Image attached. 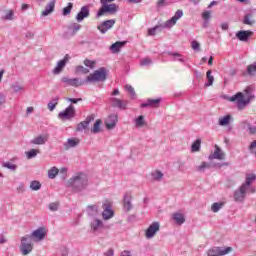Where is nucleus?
<instances>
[{
	"mask_svg": "<svg viewBox=\"0 0 256 256\" xmlns=\"http://www.w3.org/2000/svg\"><path fill=\"white\" fill-rule=\"evenodd\" d=\"M131 201H133V196H131V194L129 193H125L123 197V207L126 213H129V211L133 209V204L131 203Z\"/></svg>",
	"mask_w": 256,
	"mask_h": 256,
	"instance_id": "19",
	"label": "nucleus"
},
{
	"mask_svg": "<svg viewBox=\"0 0 256 256\" xmlns=\"http://www.w3.org/2000/svg\"><path fill=\"white\" fill-rule=\"evenodd\" d=\"M92 121H95V114H91V115L87 116L84 121L80 122L77 125L76 131H78V132L84 131V133H89V124Z\"/></svg>",
	"mask_w": 256,
	"mask_h": 256,
	"instance_id": "9",
	"label": "nucleus"
},
{
	"mask_svg": "<svg viewBox=\"0 0 256 256\" xmlns=\"http://www.w3.org/2000/svg\"><path fill=\"white\" fill-rule=\"evenodd\" d=\"M119 12V5L112 3H102V7L97 12V17H103V15H116Z\"/></svg>",
	"mask_w": 256,
	"mask_h": 256,
	"instance_id": "4",
	"label": "nucleus"
},
{
	"mask_svg": "<svg viewBox=\"0 0 256 256\" xmlns=\"http://www.w3.org/2000/svg\"><path fill=\"white\" fill-rule=\"evenodd\" d=\"M30 239L33 241H43L45 237H47V229L45 227H40L37 230H34L31 235H29Z\"/></svg>",
	"mask_w": 256,
	"mask_h": 256,
	"instance_id": "10",
	"label": "nucleus"
},
{
	"mask_svg": "<svg viewBox=\"0 0 256 256\" xmlns=\"http://www.w3.org/2000/svg\"><path fill=\"white\" fill-rule=\"evenodd\" d=\"M147 125V122L145 121V116L140 115L135 119V126L138 128L145 127Z\"/></svg>",
	"mask_w": 256,
	"mask_h": 256,
	"instance_id": "34",
	"label": "nucleus"
},
{
	"mask_svg": "<svg viewBox=\"0 0 256 256\" xmlns=\"http://www.w3.org/2000/svg\"><path fill=\"white\" fill-rule=\"evenodd\" d=\"M118 121H119V116L117 114L109 115L104 122L106 125V129H108V131H111V129H115Z\"/></svg>",
	"mask_w": 256,
	"mask_h": 256,
	"instance_id": "14",
	"label": "nucleus"
},
{
	"mask_svg": "<svg viewBox=\"0 0 256 256\" xmlns=\"http://www.w3.org/2000/svg\"><path fill=\"white\" fill-rule=\"evenodd\" d=\"M87 213L89 217H93L94 215L97 214V208L95 206H88Z\"/></svg>",
	"mask_w": 256,
	"mask_h": 256,
	"instance_id": "54",
	"label": "nucleus"
},
{
	"mask_svg": "<svg viewBox=\"0 0 256 256\" xmlns=\"http://www.w3.org/2000/svg\"><path fill=\"white\" fill-rule=\"evenodd\" d=\"M244 93L245 94H243V92H237L235 95L229 98V101H231V103H236L238 111H243V109H245V107H247V105H249V103H251V101L255 97L251 94L250 88H246L244 90Z\"/></svg>",
	"mask_w": 256,
	"mask_h": 256,
	"instance_id": "1",
	"label": "nucleus"
},
{
	"mask_svg": "<svg viewBox=\"0 0 256 256\" xmlns=\"http://www.w3.org/2000/svg\"><path fill=\"white\" fill-rule=\"evenodd\" d=\"M256 180L255 174H246V181L242 184V187L249 189L251 187V183Z\"/></svg>",
	"mask_w": 256,
	"mask_h": 256,
	"instance_id": "27",
	"label": "nucleus"
},
{
	"mask_svg": "<svg viewBox=\"0 0 256 256\" xmlns=\"http://www.w3.org/2000/svg\"><path fill=\"white\" fill-rule=\"evenodd\" d=\"M115 23H116L115 19L105 20L98 26V30L100 31V33L105 34L106 31H109V29H112Z\"/></svg>",
	"mask_w": 256,
	"mask_h": 256,
	"instance_id": "18",
	"label": "nucleus"
},
{
	"mask_svg": "<svg viewBox=\"0 0 256 256\" xmlns=\"http://www.w3.org/2000/svg\"><path fill=\"white\" fill-rule=\"evenodd\" d=\"M66 100L69 101L70 103H73L74 105H77L79 101H83V99L81 98H66Z\"/></svg>",
	"mask_w": 256,
	"mask_h": 256,
	"instance_id": "61",
	"label": "nucleus"
},
{
	"mask_svg": "<svg viewBox=\"0 0 256 256\" xmlns=\"http://www.w3.org/2000/svg\"><path fill=\"white\" fill-rule=\"evenodd\" d=\"M101 229H111L110 225H105L103 221L100 219L97 220V231H101Z\"/></svg>",
	"mask_w": 256,
	"mask_h": 256,
	"instance_id": "48",
	"label": "nucleus"
},
{
	"mask_svg": "<svg viewBox=\"0 0 256 256\" xmlns=\"http://www.w3.org/2000/svg\"><path fill=\"white\" fill-rule=\"evenodd\" d=\"M168 55H170L172 57H177L178 61H180V63H185V60H183V58H181V54H179V53L168 52Z\"/></svg>",
	"mask_w": 256,
	"mask_h": 256,
	"instance_id": "57",
	"label": "nucleus"
},
{
	"mask_svg": "<svg viewBox=\"0 0 256 256\" xmlns=\"http://www.w3.org/2000/svg\"><path fill=\"white\" fill-rule=\"evenodd\" d=\"M109 78V69L105 67H100L97 69V87L98 89H103L104 82Z\"/></svg>",
	"mask_w": 256,
	"mask_h": 256,
	"instance_id": "6",
	"label": "nucleus"
},
{
	"mask_svg": "<svg viewBox=\"0 0 256 256\" xmlns=\"http://www.w3.org/2000/svg\"><path fill=\"white\" fill-rule=\"evenodd\" d=\"M30 189L32 191H39V189H41V182L37 181V180H33L30 183Z\"/></svg>",
	"mask_w": 256,
	"mask_h": 256,
	"instance_id": "43",
	"label": "nucleus"
},
{
	"mask_svg": "<svg viewBox=\"0 0 256 256\" xmlns=\"http://www.w3.org/2000/svg\"><path fill=\"white\" fill-rule=\"evenodd\" d=\"M102 219L104 221H109L115 217V211L113 210V202L109 199L102 201Z\"/></svg>",
	"mask_w": 256,
	"mask_h": 256,
	"instance_id": "3",
	"label": "nucleus"
},
{
	"mask_svg": "<svg viewBox=\"0 0 256 256\" xmlns=\"http://www.w3.org/2000/svg\"><path fill=\"white\" fill-rule=\"evenodd\" d=\"M91 231H93V233L97 231V218H94L93 222H91Z\"/></svg>",
	"mask_w": 256,
	"mask_h": 256,
	"instance_id": "62",
	"label": "nucleus"
},
{
	"mask_svg": "<svg viewBox=\"0 0 256 256\" xmlns=\"http://www.w3.org/2000/svg\"><path fill=\"white\" fill-rule=\"evenodd\" d=\"M120 256H132V255H131V251H129V250H124V251L121 252Z\"/></svg>",
	"mask_w": 256,
	"mask_h": 256,
	"instance_id": "64",
	"label": "nucleus"
},
{
	"mask_svg": "<svg viewBox=\"0 0 256 256\" xmlns=\"http://www.w3.org/2000/svg\"><path fill=\"white\" fill-rule=\"evenodd\" d=\"M52 101H55V103L53 102H49L48 103V109L49 111H55V108L57 107V105L59 104V96L52 98Z\"/></svg>",
	"mask_w": 256,
	"mask_h": 256,
	"instance_id": "41",
	"label": "nucleus"
},
{
	"mask_svg": "<svg viewBox=\"0 0 256 256\" xmlns=\"http://www.w3.org/2000/svg\"><path fill=\"white\" fill-rule=\"evenodd\" d=\"M68 183L75 193H80V191L87 189L89 179L87 178V174L79 172L77 175L70 178Z\"/></svg>",
	"mask_w": 256,
	"mask_h": 256,
	"instance_id": "2",
	"label": "nucleus"
},
{
	"mask_svg": "<svg viewBox=\"0 0 256 256\" xmlns=\"http://www.w3.org/2000/svg\"><path fill=\"white\" fill-rule=\"evenodd\" d=\"M96 81H97V70H95L93 74H90L89 76H87L85 80H82V83L84 84L95 83Z\"/></svg>",
	"mask_w": 256,
	"mask_h": 256,
	"instance_id": "33",
	"label": "nucleus"
},
{
	"mask_svg": "<svg viewBox=\"0 0 256 256\" xmlns=\"http://www.w3.org/2000/svg\"><path fill=\"white\" fill-rule=\"evenodd\" d=\"M205 169H211V164L207 162H202L200 166L197 167V171L200 173L205 172Z\"/></svg>",
	"mask_w": 256,
	"mask_h": 256,
	"instance_id": "45",
	"label": "nucleus"
},
{
	"mask_svg": "<svg viewBox=\"0 0 256 256\" xmlns=\"http://www.w3.org/2000/svg\"><path fill=\"white\" fill-rule=\"evenodd\" d=\"M89 17V6H83L79 13L76 15V20L81 23L83 19Z\"/></svg>",
	"mask_w": 256,
	"mask_h": 256,
	"instance_id": "22",
	"label": "nucleus"
},
{
	"mask_svg": "<svg viewBox=\"0 0 256 256\" xmlns=\"http://www.w3.org/2000/svg\"><path fill=\"white\" fill-rule=\"evenodd\" d=\"M242 23L244 25H249L250 27H252V25H255V20H253V13L245 14Z\"/></svg>",
	"mask_w": 256,
	"mask_h": 256,
	"instance_id": "29",
	"label": "nucleus"
},
{
	"mask_svg": "<svg viewBox=\"0 0 256 256\" xmlns=\"http://www.w3.org/2000/svg\"><path fill=\"white\" fill-rule=\"evenodd\" d=\"M58 173H59V169H57L56 167H53L52 169H50L48 171L49 179H55V177H57Z\"/></svg>",
	"mask_w": 256,
	"mask_h": 256,
	"instance_id": "46",
	"label": "nucleus"
},
{
	"mask_svg": "<svg viewBox=\"0 0 256 256\" xmlns=\"http://www.w3.org/2000/svg\"><path fill=\"white\" fill-rule=\"evenodd\" d=\"M67 61H69V54L64 56V59L60 60L57 63V66L53 69L54 75H59L63 69H65V65H67Z\"/></svg>",
	"mask_w": 256,
	"mask_h": 256,
	"instance_id": "20",
	"label": "nucleus"
},
{
	"mask_svg": "<svg viewBox=\"0 0 256 256\" xmlns=\"http://www.w3.org/2000/svg\"><path fill=\"white\" fill-rule=\"evenodd\" d=\"M233 251V248L231 247H213L207 251L208 256H223L227 255L228 253H231Z\"/></svg>",
	"mask_w": 256,
	"mask_h": 256,
	"instance_id": "8",
	"label": "nucleus"
},
{
	"mask_svg": "<svg viewBox=\"0 0 256 256\" xmlns=\"http://www.w3.org/2000/svg\"><path fill=\"white\" fill-rule=\"evenodd\" d=\"M154 181H161L163 179V172L156 170L155 173H152Z\"/></svg>",
	"mask_w": 256,
	"mask_h": 256,
	"instance_id": "47",
	"label": "nucleus"
},
{
	"mask_svg": "<svg viewBox=\"0 0 256 256\" xmlns=\"http://www.w3.org/2000/svg\"><path fill=\"white\" fill-rule=\"evenodd\" d=\"M159 105H161V98L157 99H148L147 102L142 103L140 107L142 109H145V107H155L156 109L159 108Z\"/></svg>",
	"mask_w": 256,
	"mask_h": 256,
	"instance_id": "21",
	"label": "nucleus"
},
{
	"mask_svg": "<svg viewBox=\"0 0 256 256\" xmlns=\"http://www.w3.org/2000/svg\"><path fill=\"white\" fill-rule=\"evenodd\" d=\"M161 29H164L163 25L162 26L156 25L153 28H149L148 35H150L151 37H154V35H157V31H161Z\"/></svg>",
	"mask_w": 256,
	"mask_h": 256,
	"instance_id": "40",
	"label": "nucleus"
},
{
	"mask_svg": "<svg viewBox=\"0 0 256 256\" xmlns=\"http://www.w3.org/2000/svg\"><path fill=\"white\" fill-rule=\"evenodd\" d=\"M31 236L25 235L21 238L20 251L22 255H29L33 251V243H31Z\"/></svg>",
	"mask_w": 256,
	"mask_h": 256,
	"instance_id": "5",
	"label": "nucleus"
},
{
	"mask_svg": "<svg viewBox=\"0 0 256 256\" xmlns=\"http://www.w3.org/2000/svg\"><path fill=\"white\" fill-rule=\"evenodd\" d=\"M159 228V222H153L146 230V239H153V237H155L157 234V231H159Z\"/></svg>",
	"mask_w": 256,
	"mask_h": 256,
	"instance_id": "15",
	"label": "nucleus"
},
{
	"mask_svg": "<svg viewBox=\"0 0 256 256\" xmlns=\"http://www.w3.org/2000/svg\"><path fill=\"white\" fill-rule=\"evenodd\" d=\"M49 209L50 211H57L59 209V203L57 202H52L50 205H49Z\"/></svg>",
	"mask_w": 256,
	"mask_h": 256,
	"instance_id": "60",
	"label": "nucleus"
},
{
	"mask_svg": "<svg viewBox=\"0 0 256 256\" xmlns=\"http://www.w3.org/2000/svg\"><path fill=\"white\" fill-rule=\"evenodd\" d=\"M125 89H126V91H128V93L131 95L132 99H135V97H136V95H137V94L135 93V88H133V86L127 84V85L125 86Z\"/></svg>",
	"mask_w": 256,
	"mask_h": 256,
	"instance_id": "50",
	"label": "nucleus"
},
{
	"mask_svg": "<svg viewBox=\"0 0 256 256\" xmlns=\"http://www.w3.org/2000/svg\"><path fill=\"white\" fill-rule=\"evenodd\" d=\"M17 192L18 193H25V184L20 183L19 186L17 187Z\"/></svg>",
	"mask_w": 256,
	"mask_h": 256,
	"instance_id": "63",
	"label": "nucleus"
},
{
	"mask_svg": "<svg viewBox=\"0 0 256 256\" xmlns=\"http://www.w3.org/2000/svg\"><path fill=\"white\" fill-rule=\"evenodd\" d=\"M75 73L76 75H87V73H89V69L79 65V66H76Z\"/></svg>",
	"mask_w": 256,
	"mask_h": 256,
	"instance_id": "38",
	"label": "nucleus"
},
{
	"mask_svg": "<svg viewBox=\"0 0 256 256\" xmlns=\"http://www.w3.org/2000/svg\"><path fill=\"white\" fill-rule=\"evenodd\" d=\"M66 149H69V147H77L79 145V139L78 138H69L67 140V143L64 144Z\"/></svg>",
	"mask_w": 256,
	"mask_h": 256,
	"instance_id": "35",
	"label": "nucleus"
},
{
	"mask_svg": "<svg viewBox=\"0 0 256 256\" xmlns=\"http://www.w3.org/2000/svg\"><path fill=\"white\" fill-rule=\"evenodd\" d=\"M153 62L151 61V59H149V58H144L143 60H141V62H140V65L142 66V67H145V66H147V65H151Z\"/></svg>",
	"mask_w": 256,
	"mask_h": 256,
	"instance_id": "58",
	"label": "nucleus"
},
{
	"mask_svg": "<svg viewBox=\"0 0 256 256\" xmlns=\"http://www.w3.org/2000/svg\"><path fill=\"white\" fill-rule=\"evenodd\" d=\"M49 137L47 135H39L38 137L31 140L32 145H45Z\"/></svg>",
	"mask_w": 256,
	"mask_h": 256,
	"instance_id": "25",
	"label": "nucleus"
},
{
	"mask_svg": "<svg viewBox=\"0 0 256 256\" xmlns=\"http://www.w3.org/2000/svg\"><path fill=\"white\" fill-rule=\"evenodd\" d=\"M199 151H201V138L196 139L191 145L192 153H199Z\"/></svg>",
	"mask_w": 256,
	"mask_h": 256,
	"instance_id": "31",
	"label": "nucleus"
},
{
	"mask_svg": "<svg viewBox=\"0 0 256 256\" xmlns=\"http://www.w3.org/2000/svg\"><path fill=\"white\" fill-rule=\"evenodd\" d=\"M73 9V3L69 2L67 7H64L62 10V15L67 17V15H71V10Z\"/></svg>",
	"mask_w": 256,
	"mask_h": 256,
	"instance_id": "42",
	"label": "nucleus"
},
{
	"mask_svg": "<svg viewBox=\"0 0 256 256\" xmlns=\"http://www.w3.org/2000/svg\"><path fill=\"white\" fill-rule=\"evenodd\" d=\"M202 19L204 21H210L211 20V11H205L203 14H202Z\"/></svg>",
	"mask_w": 256,
	"mask_h": 256,
	"instance_id": "56",
	"label": "nucleus"
},
{
	"mask_svg": "<svg viewBox=\"0 0 256 256\" xmlns=\"http://www.w3.org/2000/svg\"><path fill=\"white\" fill-rule=\"evenodd\" d=\"M3 167H5L6 169H10L11 171H17V165L11 162H4Z\"/></svg>",
	"mask_w": 256,
	"mask_h": 256,
	"instance_id": "52",
	"label": "nucleus"
},
{
	"mask_svg": "<svg viewBox=\"0 0 256 256\" xmlns=\"http://www.w3.org/2000/svg\"><path fill=\"white\" fill-rule=\"evenodd\" d=\"M233 118L231 117V115H226L224 117H220L218 120V123L220 125V127H227V125H229V123H231V120Z\"/></svg>",
	"mask_w": 256,
	"mask_h": 256,
	"instance_id": "30",
	"label": "nucleus"
},
{
	"mask_svg": "<svg viewBox=\"0 0 256 256\" xmlns=\"http://www.w3.org/2000/svg\"><path fill=\"white\" fill-rule=\"evenodd\" d=\"M68 31L63 34L64 39H69V37H74L77 35V31L81 29V24L71 23L67 26Z\"/></svg>",
	"mask_w": 256,
	"mask_h": 256,
	"instance_id": "12",
	"label": "nucleus"
},
{
	"mask_svg": "<svg viewBox=\"0 0 256 256\" xmlns=\"http://www.w3.org/2000/svg\"><path fill=\"white\" fill-rule=\"evenodd\" d=\"M172 219L175 221L176 225H183V223H185V215L182 213L175 212L172 215Z\"/></svg>",
	"mask_w": 256,
	"mask_h": 256,
	"instance_id": "26",
	"label": "nucleus"
},
{
	"mask_svg": "<svg viewBox=\"0 0 256 256\" xmlns=\"http://www.w3.org/2000/svg\"><path fill=\"white\" fill-rule=\"evenodd\" d=\"M236 37L239 41L247 42L253 37V31L251 30H240L236 33Z\"/></svg>",
	"mask_w": 256,
	"mask_h": 256,
	"instance_id": "17",
	"label": "nucleus"
},
{
	"mask_svg": "<svg viewBox=\"0 0 256 256\" xmlns=\"http://www.w3.org/2000/svg\"><path fill=\"white\" fill-rule=\"evenodd\" d=\"M75 115V106H73V104H70L64 111L58 114V117L59 119H62V121H71V119H73Z\"/></svg>",
	"mask_w": 256,
	"mask_h": 256,
	"instance_id": "7",
	"label": "nucleus"
},
{
	"mask_svg": "<svg viewBox=\"0 0 256 256\" xmlns=\"http://www.w3.org/2000/svg\"><path fill=\"white\" fill-rule=\"evenodd\" d=\"M112 107H117L118 109H127V103H123L119 98H112Z\"/></svg>",
	"mask_w": 256,
	"mask_h": 256,
	"instance_id": "28",
	"label": "nucleus"
},
{
	"mask_svg": "<svg viewBox=\"0 0 256 256\" xmlns=\"http://www.w3.org/2000/svg\"><path fill=\"white\" fill-rule=\"evenodd\" d=\"M242 123H243V125H247V128L249 130L250 135H255V133H256V126H251L249 124V122H247V121H243Z\"/></svg>",
	"mask_w": 256,
	"mask_h": 256,
	"instance_id": "53",
	"label": "nucleus"
},
{
	"mask_svg": "<svg viewBox=\"0 0 256 256\" xmlns=\"http://www.w3.org/2000/svg\"><path fill=\"white\" fill-rule=\"evenodd\" d=\"M212 71L208 70L206 73V79H208V82H206L204 84V87H211V85H213L214 81H215V77H213V75H211Z\"/></svg>",
	"mask_w": 256,
	"mask_h": 256,
	"instance_id": "36",
	"label": "nucleus"
},
{
	"mask_svg": "<svg viewBox=\"0 0 256 256\" xmlns=\"http://www.w3.org/2000/svg\"><path fill=\"white\" fill-rule=\"evenodd\" d=\"M247 197V188L245 186H240L238 190L234 192V201L237 203H243Z\"/></svg>",
	"mask_w": 256,
	"mask_h": 256,
	"instance_id": "13",
	"label": "nucleus"
},
{
	"mask_svg": "<svg viewBox=\"0 0 256 256\" xmlns=\"http://www.w3.org/2000/svg\"><path fill=\"white\" fill-rule=\"evenodd\" d=\"M208 159L210 161H213V159H218V161H223V159H225V152L221 150V147H219V145H215V151L214 153L209 155Z\"/></svg>",
	"mask_w": 256,
	"mask_h": 256,
	"instance_id": "16",
	"label": "nucleus"
},
{
	"mask_svg": "<svg viewBox=\"0 0 256 256\" xmlns=\"http://www.w3.org/2000/svg\"><path fill=\"white\" fill-rule=\"evenodd\" d=\"M192 49L194 51H201V45L197 41H192Z\"/></svg>",
	"mask_w": 256,
	"mask_h": 256,
	"instance_id": "59",
	"label": "nucleus"
},
{
	"mask_svg": "<svg viewBox=\"0 0 256 256\" xmlns=\"http://www.w3.org/2000/svg\"><path fill=\"white\" fill-rule=\"evenodd\" d=\"M38 153H41V151L37 149H31L30 151L26 152V157L27 159H33L34 157H37Z\"/></svg>",
	"mask_w": 256,
	"mask_h": 256,
	"instance_id": "44",
	"label": "nucleus"
},
{
	"mask_svg": "<svg viewBox=\"0 0 256 256\" xmlns=\"http://www.w3.org/2000/svg\"><path fill=\"white\" fill-rule=\"evenodd\" d=\"M246 73L250 77H255V75H256V62H254L253 64H250L246 67Z\"/></svg>",
	"mask_w": 256,
	"mask_h": 256,
	"instance_id": "32",
	"label": "nucleus"
},
{
	"mask_svg": "<svg viewBox=\"0 0 256 256\" xmlns=\"http://www.w3.org/2000/svg\"><path fill=\"white\" fill-rule=\"evenodd\" d=\"M221 207H223V203L215 202L212 204L211 210L213 211V213H218V211L221 209Z\"/></svg>",
	"mask_w": 256,
	"mask_h": 256,
	"instance_id": "51",
	"label": "nucleus"
},
{
	"mask_svg": "<svg viewBox=\"0 0 256 256\" xmlns=\"http://www.w3.org/2000/svg\"><path fill=\"white\" fill-rule=\"evenodd\" d=\"M125 45H127V41H117L110 46V51L112 53H120Z\"/></svg>",
	"mask_w": 256,
	"mask_h": 256,
	"instance_id": "23",
	"label": "nucleus"
},
{
	"mask_svg": "<svg viewBox=\"0 0 256 256\" xmlns=\"http://www.w3.org/2000/svg\"><path fill=\"white\" fill-rule=\"evenodd\" d=\"M54 11H55V0H52L46 5L45 10L42 12V17H47L48 15H51V13H53Z\"/></svg>",
	"mask_w": 256,
	"mask_h": 256,
	"instance_id": "24",
	"label": "nucleus"
},
{
	"mask_svg": "<svg viewBox=\"0 0 256 256\" xmlns=\"http://www.w3.org/2000/svg\"><path fill=\"white\" fill-rule=\"evenodd\" d=\"M181 17H183V10H177L174 16L163 24V28L170 29V27L177 24V21H179Z\"/></svg>",
	"mask_w": 256,
	"mask_h": 256,
	"instance_id": "11",
	"label": "nucleus"
},
{
	"mask_svg": "<svg viewBox=\"0 0 256 256\" xmlns=\"http://www.w3.org/2000/svg\"><path fill=\"white\" fill-rule=\"evenodd\" d=\"M97 64L96 61L86 59L84 60L85 67H88L89 69H95V65Z\"/></svg>",
	"mask_w": 256,
	"mask_h": 256,
	"instance_id": "49",
	"label": "nucleus"
},
{
	"mask_svg": "<svg viewBox=\"0 0 256 256\" xmlns=\"http://www.w3.org/2000/svg\"><path fill=\"white\" fill-rule=\"evenodd\" d=\"M68 85H71V87H81V85H85V82L79 78H72Z\"/></svg>",
	"mask_w": 256,
	"mask_h": 256,
	"instance_id": "37",
	"label": "nucleus"
},
{
	"mask_svg": "<svg viewBox=\"0 0 256 256\" xmlns=\"http://www.w3.org/2000/svg\"><path fill=\"white\" fill-rule=\"evenodd\" d=\"M2 21H13L15 19V12L13 10H9L5 16L1 17Z\"/></svg>",
	"mask_w": 256,
	"mask_h": 256,
	"instance_id": "39",
	"label": "nucleus"
},
{
	"mask_svg": "<svg viewBox=\"0 0 256 256\" xmlns=\"http://www.w3.org/2000/svg\"><path fill=\"white\" fill-rule=\"evenodd\" d=\"M12 89L14 93H19V91H23V87L21 84H19V82H15L14 84H12Z\"/></svg>",
	"mask_w": 256,
	"mask_h": 256,
	"instance_id": "55",
	"label": "nucleus"
}]
</instances>
